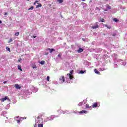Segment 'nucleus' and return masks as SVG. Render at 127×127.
Returning a JSON list of instances; mask_svg holds the SVG:
<instances>
[{
	"instance_id": "nucleus-1",
	"label": "nucleus",
	"mask_w": 127,
	"mask_h": 127,
	"mask_svg": "<svg viewBox=\"0 0 127 127\" xmlns=\"http://www.w3.org/2000/svg\"><path fill=\"white\" fill-rule=\"evenodd\" d=\"M38 120L36 121V123H38V127H43V120L39 117L38 118Z\"/></svg>"
},
{
	"instance_id": "nucleus-2",
	"label": "nucleus",
	"mask_w": 127,
	"mask_h": 127,
	"mask_svg": "<svg viewBox=\"0 0 127 127\" xmlns=\"http://www.w3.org/2000/svg\"><path fill=\"white\" fill-rule=\"evenodd\" d=\"M73 72H74V70H70V73H67V76H69L70 80H72L74 77H73V75H72V74H73Z\"/></svg>"
},
{
	"instance_id": "nucleus-3",
	"label": "nucleus",
	"mask_w": 127,
	"mask_h": 127,
	"mask_svg": "<svg viewBox=\"0 0 127 127\" xmlns=\"http://www.w3.org/2000/svg\"><path fill=\"white\" fill-rule=\"evenodd\" d=\"M95 24V26H92L93 29H97V28H99V24H98V22H96Z\"/></svg>"
},
{
	"instance_id": "nucleus-4",
	"label": "nucleus",
	"mask_w": 127,
	"mask_h": 127,
	"mask_svg": "<svg viewBox=\"0 0 127 127\" xmlns=\"http://www.w3.org/2000/svg\"><path fill=\"white\" fill-rule=\"evenodd\" d=\"M14 87L15 89H18V90H20V89H21V86H19L18 84H15L14 85Z\"/></svg>"
},
{
	"instance_id": "nucleus-5",
	"label": "nucleus",
	"mask_w": 127,
	"mask_h": 127,
	"mask_svg": "<svg viewBox=\"0 0 127 127\" xmlns=\"http://www.w3.org/2000/svg\"><path fill=\"white\" fill-rule=\"evenodd\" d=\"M60 81H61L62 83H64L65 82V77L64 76H62L59 78Z\"/></svg>"
},
{
	"instance_id": "nucleus-6",
	"label": "nucleus",
	"mask_w": 127,
	"mask_h": 127,
	"mask_svg": "<svg viewBox=\"0 0 127 127\" xmlns=\"http://www.w3.org/2000/svg\"><path fill=\"white\" fill-rule=\"evenodd\" d=\"M47 51H50V53H52L54 51H55V49H50V48H47L46 49Z\"/></svg>"
},
{
	"instance_id": "nucleus-7",
	"label": "nucleus",
	"mask_w": 127,
	"mask_h": 127,
	"mask_svg": "<svg viewBox=\"0 0 127 127\" xmlns=\"http://www.w3.org/2000/svg\"><path fill=\"white\" fill-rule=\"evenodd\" d=\"M7 100V96H5L4 98H1L0 99L1 102H3L4 101H6Z\"/></svg>"
},
{
	"instance_id": "nucleus-8",
	"label": "nucleus",
	"mask_w": 127,
	"mask_h": 127,
	"mask_svg": "<svg viewBox=\"0 0 127 127\" xmlns=\"http://www.w3.org/2000/svg\"><path fill=\"white\" fill-rule=\"evenodd\" d=\"M98 105L99 104L98 103V102H96L93 105H92V108H97Z\"/></svg>"
},
{
	"instance_id": "nucleus-9",
	"label": "nucleus",
	"mask_w": 127,
	"mask_h": 127,
	"mask_svg": "<svg viewBox=\"0 0 127 127\" xmlns=\"http://www.w3.org/2000/svg\"><path fill=\"white\" fill-rule=\"evenodd\" d=\"M84 51V50L81 48H79L78 50L77 51V52L78 53H81V52H83Z\"/></svg>"
},
{
	"instance_id": "nucleus-10",
	"label": "nucleus",
	"mask_w": 127,
	"mask_h": 127,
	"mask_svg": "<svg viewBox=\"0 0 127 127\" xmlns=\"http://www.w3.org/2000/svg\"><path fill=\"white\" fill-rule=\"evenodd\" d=\"M87 112L86 110H82L79 112V114H87Z\"/></svg>"
},
{
	"instance_id": "nucleus-11",
	"label": "nucleus",
	"mask_w": 127,
	"mask_h": 127,
	"mask_svg": "<svg viewBox=\"0 0 127 127\" xmlns=\"http://www.w3.org/2000/svg\"><path fill=\"white\" fill-rule=\"evenodd\" d=\"M94 72L96 73V74H97L98 75H100V72L98 71L97 69H94Z\"/></svg>"
},
{
	"instance_id": "nucleus-12",
	"label": "nucleus",
	"mask_w": 127,
	"mask_h": 127,
	"mask_svg": "<svg viewBox=\"0 0 127 127\" xmlns=\"http://www.w3.org/2000/svg\"><path fill=\"white\" fill-rule=\"evenodd\" d=\"M37 4L38 5H36V8H38V7H41V6H42V4H41V3H37Z\"/></svg>"
},
{
	"instance_id": "nucleus-13",
	"label": "nucleus",
	"mask_w": 127,
	"mask_h": 127,
	"mask_svg": "<svg viewBox=\"0 0 127 127\" xmlns=\"http://www.w3.org/2000/svg\"><path fill=\"white\" fill-rule=\"evenodd\" d=\"M32 68H33V69H35L37 68L36 65H35V64H32Z\"/></svg>"
},
{
	"instance_id": "nucleus-14",
	"label": "nucleus",
	"mask_w": 127,
	"mask_h": 127,
	"mask_svg": "<svg viewBox=\"0 0 127 127\" xmlns=\"http://www.w3.org/2000/svg\"><path fill=\"white\" fill-rule=\"evenodd\" d=\"M86 108L87 109H90V108H92V107L89 106V104H86Z\"/></svg>"
},
{
	"instance_id": "nucleus-15",
	"label": "nucleus",
	"mask_w": 127,
	"mask_h": 127,
	"mask_svg": "<svg viewBox=\"0 0 127 127\" xmlns=\"http://www.w3.org/2000/svg\"><path fill=\"white\" fill-rule=\"evenodd\" d=\"M45 63V61H42L40 63V64H41V65H44Z\"/></svg>"
},
{
	"instance_id": "nucleus-16",
	"label": "nucleus",
	"mask_w": 127,
	"mask_h": 127,
	"mask_svg": "<svg viewBox=\"0 0 127 127\" xmlns=\"http://www.w3.org/2000/svg\"><path fill=\"white\" fill-rule=\"evenodd\" d=\"M18 70H20V71H22V69H21V65H18Z\"/></svg>"
},
{
	"instance_id": "nucleus-17",
	"label": "nucleus",
	"mask_w": 127,
	"mask_h": 127,
	"mask_svg": "<svg viewBox=\"0 0 127 127\" xmlns=\"http://www.w3.org/2000/svg\"><path fill=\"white\" fill-rule=\"evenodd\" d=\"M33 8H34V7L33 6H32L28 9V10H33Z\"/></svg>"
},
{
	"instance_id": "nucleus-18",
	"label": "nucleus",
	"mask_w": 127,
	"mask_h": 127,
	"mask_svg": "<svg viewBox=\"0 0 127 127\" xmlns=\"http://www.w3.org/2000/svg\"><path fill=\"white\" fill-rule=\"evenodd\" d=\"M105 27H107V28H108L109 29H111V28H112V27H111L110 26H108V25H107V24L105 25Z\"/></svg>"
},
{
	"instance_id": "nucleus-19",
	"label": "nucleus",
	"mask_w": 127,
	"mask_h": 127,
	"mask_svg": "<svg viewBox=\"0 0 127 127\" xmlns=\"http://www.w3.org/2000/svg\"><path fill=\"white\" fill-rule=\"evenodd\" d=\"M62 56V53H60L58 55V57H59L60 58H61V57Z\"/></svg>"
},
{
	"instance_id": "nucleus-20",
	"label": "nucleus",
	"mask_w": 127,
	"mask_h": 127,
	"mask_svg": "<svg viewBox=\"0 0 127 127\" xmlns=\"http://www.w3.org/2000/svg\"><path fill=\"white\" fill-rule=\"evenodd\" d=\"M58 0V2H59V3H62V2H63V0Z\"/></svg>"
},
{
	"instance_id": "nucleus-21",
	"label": "nucleus",
	"mask_w": 127,
	"mask_h": 127,
	"mask_svg": "<svg viewBox=\"0 0 127 127\" xmlns=\"http://www.w3.org/2000/svg\"><path fill=\"white\" fill-rule=\"evenodd\" d=\"M113 20H114V21H115V22H119V20H118V19H117V18H114V19H113Z\"/></svg>"
},
{
	"instance_id": "nucleus-22",
	"label": "nucleus",
	"mask_w": 127,
	"mask_h": 127,
	"mask_svg": "<svg viewBox=\"0 0 127 127\" xmlns=\"http://www.w3.org/2000/svg\"><path fill=\"white\" fill-rule=\"evenodd\" d=\"M6 49L7 51H9V52H10V48H9L7 47H6Z\"/></svg>"
},
{
	"instance_id": "nucleus-23",
	"label": "nucleus",
	"mask_w": 127,
	"mask_h": 127,
	"mask_svg": "<svg viewBox=\"0 0 127 127\" xmlns=\"http://www.w3.org/2000/svg\"><path fill=\"white\" fill-rule=\"evenodd\" d=\"M39 2L38 0H35L33 3L34 5H35V4H36V3H37V2Z\"/></svg>"
},
{
	"instance_id": "nucleus-24",
	"label": "nucleus",
	"mask_w": 127,
	"mask_h": 127,
	"mask_svg": "<svg viewBox=\"0 0 127 127\" xmlns=\"http://www.w3.org/2000/svg\"><path fill=\"white\" fill-rule=\"evenodd\" d=\"M107 8H108V9H111V8L110 5H107Z\"/></svg>"
},
{
	"instance_id": "nucleus-25",
	"label": "nucleus",
	"mask_w": 127,
	"mask_h": 127,
	"mask_svg": "<svg viewBox=\"0 0 127 127\" xmlns=\"http://www.w3.org/2000/svg\"><path fill=\"white\" fill-rule=\"evenodd\" d=\"M15 35L16 36H18V35H19V32H17L15 33Z\"/></svg>"
},
{
	"instance_id": "nucleus-26",
	"label": "nucleus",
	"mask_w": 127,
	"mask_h": 127,
	"mask_svg": "<svg viewBox=\"0 0 127 127\" xmlns=\"http://www.w3.org/2000/svg\"><path fill=\"white\" fill-rule=\"evenodd\" d=\"M10 42H12V39L10 38L8 42V43H10Z\"/></svg>"
},
{
	"instance_id": "nucleus-27",
	"label": "nucleus",
	"mask_w": 127,
	"mask_h": 127,
	"mask_svg": "<svg viewBox=\"0 0 127 127\" xmlns=\"http://www.w3.org/2000/svg\"><path fill=\"white\" fill-rule=\"evenodd\" d=\"M101 21V22H105V19L104 18H102Z\"/></svg>"
},
{
	"instance_id": "nucleus-28",
	"label": "nucleus",
	"mask_w": 127,
	"mask_h": 127,
	"mask_svg": "<svg viewBox=\"0 0 127 127\" xmlns=\"http://www.w3.org/2000/svg\"><path fill=\"white\" fill-rule=\"evenodd\" d=\"M50 79V77H49V76H47V80L48 81H49V79Z\"/></svg>"
},
{
	"instance_id": "nucleus-29",
	"label": "nucleus",
	"mask_w": 127,
	"mask_h": 127,
	"mask_svg": "<svg viewBox=\"0 0 127 127\" xmlns=\"http://www.w3.org/2000/svg\"><path fill=\"white\" fill-rule=\"evenodd\" d=\"M16 122L18 124H19V123H20V120H17Z\"/></svg>"
},
{
	"instance_id": "nucleus-30",
	"label": "nucleus",
	"mask_w": 127,
	"mask_h": 127,
	"mask_svg": "<svg viewBox=\"0 0 127 127\" xmlns=\"http://www.w3.org/2000/svg\"><path fill=\"white\" fill-rule=\"evenodd\" d=\"M80 74H84V71L83 70H80Z\"/></svg>"
},
{
	"instance_id": "nucleus-31",
	"label": "nucleus",
	"mask_w": 127,
	"mask_h": 127,
	"mask_svg": "<svg viewBox=\"0 0 127 127\" xmlns=\"http://www.w3.org/2000/svg\"><path fill=\"white\" fill-rule=\"evenodd\" d=\"M20 61H21V59H19V60H18V62H20Z\"/></svg>"
},
{
	"instance_id": "nucleus-32",
	"label": "nucleus",
	"mask_w": 127,
	"mask_h": 127,
	"mask_svg": "<svg viewBox=\"0 0 127 127\" xmlns=\"http://www.w3.org/2000/svg\"><path fill=\"white\" fill-rule=\"evenodd\" d=\"M4 14V15H7V12H5Z\"/></svg>"
},
{
	"instance_id": "nucleus-33",
	"label": "nucleus",
	"mask_w": 127,
	"mask_h": 127,
	"mask_svg": "<svg viewBox=\"0 0 127 127\" xmlns=\"http://www.w3.org/2000/svg\"><path fill=\"white\" fill-rule=\"evenodd\" d=\"M7 82V81H4V82H3V83H4V84H6Z\"/></svg>"
},
{
	"instance_id": "nucleus-34",
	"label": "nucleus",
	"mask_w": 127,
	"mask_h": 127,
	"mask_svg": "<svg viewBox=\"0 0 127 127\" xmlns=\"http://www.w3.org/2000/svg\"><path fill=\"white\" fill-rule=\"evenodd\" d=\"M33 38H36V36H33Z\"/></svg>"
},
{
	"instance_id": "nucleus-35",
	"label": "nucleus",
	"mask_w": 127,
	"mask_h": 127,
	"mask_svg": "<svg viewBox=\"0 0 127 127\" xmlns=\"http://www.w3.org/2000/svg\"><path fill=\"white\" fill-rule=\"evenodd\" d=\"M37 127V124H35L34 127Z\"/></svg>"
},
{
	"instance_id": "nucleus-36",
	"label": "nucleus",
	"mask_w": 127,
	"mask_h": 127,
	"mask_svg": "<svg viewBox=\"0 0 127 127\" xmlns=\"http://www.w3.org/2000/svg\"><path fill=\"white\" fill-rule=\"evenodd\" d=\"M49 53H47L45 54V55H48Z\"/></svg>"
},
{
	"instance_id": "nucleus-37",
	"label": "nucleus",
	"mask_w": 127,
	"mask_h": 127,
	"mask_svg": "<svg viewBox=\"0 0 127 127\" xmlns=\"http://www.w3.org/2000/svg\"><path fill=\"white\" fill-rule=\"evenodd\" d=\"M82 1H86V0H82Z\"/></svg>"
},
{
	"instance_id": "nucleus-38",
	"label": "nucleus",
	"mask_w": 127,
	"mask_h": 127,
	"mask_svg": "<svg viewBox=\"0 0 127 127\" xmlns=\"http://www.w3.org/2000/svg\"><path fill=\"white\" fill-rule=\"evenodd\" d=\"M2 23L1 20H0V24Z\"/></svg>"
},
{
	"instance_id": "nucleus-39",
	"label": "nucleus",
	"mask_w": 127,
	"mask_h": 127,
	"mask_svg": "<svg viewBox=\"0 0 127 127\" xmlns=\"http://www.w3.org/2000/svg\"><path fill=\"white\" fill-rule=\"evenodd\" d=\"M65 113H66V112H63V114H65Z\"/></svg>"
},
{
	"instance_id": "nucleus-40",
	"label": "nucleus",
	"mask_w": 127,
	"mask_h": 127,
	"mask_svg": "<svg viewBox=\"0 0 127 127\" xmlns=\"http://www.w3.org/2000/svg\"><path fill=\"white\" fill-rule=\"evenodd\" d=\"M27 0V1H29V0Z\"/></svg>"
}]
</instances>
